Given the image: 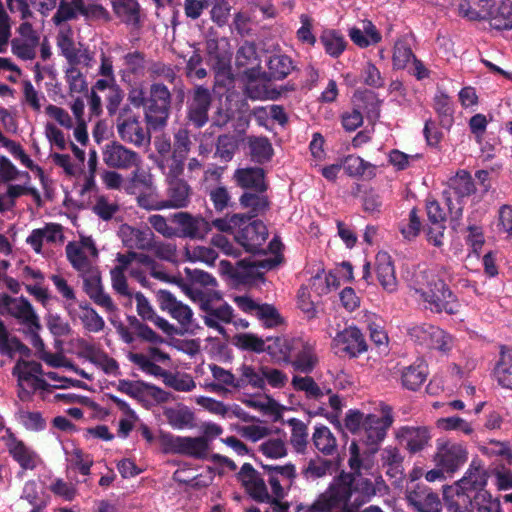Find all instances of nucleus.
Here are the masks:
<instances>
[{
  "label": "nucleus",
  "instance_id": "nucleus-32",
  "mask_svg": "<svg viewBox=\"0 0 512 512\" xmlns=\"http://www.w3.org/2000/svg\"><path fill=\"white\" fill-rule=\"evenodd\" d=\"M428 376V367L423 362L413 363L401 370V384L411 391H417Z\"/></svg>",
  "mask_w": 512,
  "mask_h": 512
},
{
  "label": "nucleus",
  "instance_id": "nucleus-4",
  "mask_svg": "<svg viewBox=\"0 0 512 512\" xmlns=\"http://www.w3.org/2000/svg\"><path fill=\"white\" fill-rule=\"evenodd\" d=\"M171 102L172 96L166 85L158 82L150 85L144 112L145 121L149 129L158 131L167 125Z\"/></svg>",
  "mask_w": 512,
  "mask_h": 512
},
{
  "label": "nucleus",
  "instance_id": "nucleus-38",
  "mask_svg": "<svg viewBox=\"0 0 512 512\" xmlns=\"http://www.w3.org/2000/svg\"><path fill=\"white\" fill-rule=\"evenodd\" d=\"M268 72L266 79L283 80L285 79L295 66L292 59L287 55H273L267 62Z\"/></svg>",
  "mask_w": 512,
  "mask_h": 512
},
{
  "label": "nucleus",
  "instance_id": "nucleus-61",
  "mask_svg": "<svg viewBox=\"0 0 512 512\" xmlns=\"http://www.w3.org/2000/svg\"><path fill=\"white\" fill-rule=\"evenodd\" d=\"M414 58L415 55L407 42L397 41L395 43L392 57L394 69H404L411 60H414Z\"/></svg>",
  "mask_w": 512,
  "mask_h": 512
},
{
  "label": "nucleus",
  "instance_id": "nucleus-35",
  "mask_svg": "<svg viewBox=\"0 0 512 512\" xmlns=\"http://www.w3.org/2000/svg\"><path fill=\"white\" fill-rule=\"evenodd\" d=\"M433 109L438 115L439 124L449 129L454 122V105L451 98L444 92H438L433 98Z\"/></svg>",
  "mask_w": 512,
  "mask_h": 512
},
{
  "label": "nucleus",
  "instance_id": "nucleus-13",
  "mask_svg": "<svg viewBox=\"0 0 512 512\" xmlns=\"http://www.w3.org/2000/svg\"><path fill=\"white\" fill-rule=\"evenodd\" d=\"M235 235V240L249 253L265 252L263 245L268 237V229L263 221L253 220L244 223Z\"/></svg>",
  "mask_w": 512,
  "mask_h": 512
},
{
  "label": "nucleus",
  "instance_id": "nucleus-21",
  "mask_svg": "<svg viewBox=\"0 0 512 512\" xmlns=\"http://www.w3.org/2000/svg\"><path fill=\"white\" fill-rule=\"evenodd\" d=\"M492 377L501 388L512 391V347L500 346L499 358L492 370Z\"/></svg>",
  "mask_w": 512,
  "mask_h": 512
},
{
  "label": "nucleus",
  "instance_id": "nucleus-12",
  "mask_svg": "<svg viewBox=\"0 0 512 512\" xmlns=\"http://www.w3.org/2000/svg\"><path fill=\"white\" fill-rule=\"evenodd\" d=\"M103 162L113 169L128 170L138 167L140 155L117 141L107 143L102 149Z\"/></svg>",
  "mask_w": 512,
  "mask_h": 512
},
{
  "label": "nucleus",
  "instance_id": "nucleus-42",
  "mask_svg": "<svg viewBox=\"0 0 512 512\" xmlns=\"http://www.w3.org/2000/svg\"><path fill=\"white\" fill-rule=\"evenodd\" d=\"M239 376L237 377L236 389H245L251 386L255 389H264L265 381L262 372H257L251 365L243 364L237 369Z\"/></svg>",
  "mask_w": 512,
  "mask_h": 512
},
{
  "label": "nucleus",
  "instance_id": "nucleus-33",
  "mask_svg": "<svg viewBox=\"0 0 512 512\" xmlns=\"http://www.w3.org/2000/svg\"><path fill=\"white\" fill-rule=\"evenodd\" d=\"M291 338L284 336L268 337L264 343V352H267L273 362L286 363L289 360Z\"/></svg>",
  "mask_w": 512,
  "mask_h": 512
},
{
  "label": "nucleus",
  "instance_id": "nucleus-39",
  "mask_svg": "<svg viewBox=\"0 0 512 512\" xmlns=\"http://www.w3.org/2000/svg\"><path fill=\"white\" fill-rule=\"evenodd\" d=\"M489 24L497 30L512 29V1L502 0L497 6L494 5Z\"/></svg>",
  "mask_w": 512,
  "mask_h": 512
},
{
  "label": "nucleus",
  "instance_id": "nucleus-48",
  "mask_svg": "<svg viewBox=\"0 0 512 512\" xmlns=\"http://www.w3.org/2000/svg\"><path fill=\"white\" fill-rule=\"evenodd\" d=\"M79 308L82 313L79 315V318L83 324V327L93 333L100 332L105 327V322L103 318L97 313V311L90 306L88 302L79 303Z\"/></svg>",
  "mask_w": 512,
  "mask_h": 512
},
{
  "label": "nucleus",
  "instance_id": "nucleus-57",
  "mask_svg": "<svg viewBox=\"0 0 512 512\" xmlns=\"http://www.w3.org/2000/svg\"><path fill=\"white\" fill-rule=\"evenodd\" d=\"M185 292L191 300L199 304L202 311L209 309V305L213 300L220 299V294L218 292L205 291L203 288L193 285L185 286Z\"/></svg>",
  "mask_w": 512,
  "mask_h": 512
},
{
  "label": "nucleus",
  "instance_id": "nucleus-31",
  "mask_svg": "<svg viewBox=\"0 0 512 512\" xmlns=\"http://www.w3.org/2000/svg\"><path fill=\"white\" fill-rule=\"evenodd\" d=\"M240 205L248 209L246 215V223L252 218L264 214L270 207V201L264 193L245 192L239 199Z\"/></svg>",
  "mask_w": 512,
  "mask_h": 512
},
{
  "label": "nucleus",
  "instance_id": "nucleus-59",
  "mask_svg": "<svg viewBox=\"0 0 512 512\" xmlns=\"http://www.w3.org/2000/svg\"><path fill=\"white\" fill-rule=\"evenodd\" d=\"M444 503L449 512H471L473 503L471 497L464 490H457L454 496L444 497Z\"/></svg>",
  "mask_w": 512,
  "mask_h": 512
},
{
  "label": "nucleus",
  "instance_id": "nucleus-20",
  "mask_svg": "<svg viewBox=\"0 0 512 512\" xmlns=\"http://www.w3.org/2000/svg\"><path fill=\"white\" fill-rule=\"evenodd\" d=\"M375 272L381 287L388 293H394L398 289L395 267L391 256L380 251L375 257Z\"/></svg>",
  "mask_w": 512,
  "mask_h": 512
},
{
  "label": "nucleus",
  "instance_id": "nucleus-43",
  "mask_svg": "<svg viewBox=\"0 0 512 512\" xmlns=\"http://www.w3.org/2000/svg\"><path fill=\"white\" fill-rule=\"evenodd\" d=\"M66 256L72 267L80 272L81 276L96 269L82 248L75 242H69L65 248Z\"/></svg>",
  "mask_w": 512,
  "mask_h": 512
},
{
  "label": "nucleus",
  "instance_id": "nucleus-63",
  "mask_svg": "<svg viewBox=\"0 0 512 512\" xmlns=\"http://www.w3.org/2000/svg\"><path fill=\"white\" fill-rule=\"evenodd\" d=\"M168 423L175 429H182L193 421V413L185 409H167L164 412Z\"/></svg>",
  "mask_w": 512,
  "mask_h": 512
},
{
  "label": "nucleus",
  "instance_id": "nucleus-44",
  "mask_svg": "<svg viewBox=\"0 0 512 512\" xmlns=\"http://www.w3.org/2000/svg\"><path fill=\"white\" fill-rule=\"evenodd\" d=\"M343 168L351 177L375 176V165L365 161L360 156L348 155L343 160Z\"/></svg>",
  "mask_w": 512,
  "mask_h": 512
},
{
  "label": "nucleus",
  "instance_id": "nucleus-23",
  "mask_svg": "<svg viewBox=\"0 0 512 512\" xmlns=\"http://www.w3.org/2000/svg\"><path fill=\"white\" fill-rule=\"evenodd\" d=\"M234 179L238 186L254 192L264 193L268 186L265 182V172L260 167H248L237 169Z\"/></svg>",
  "mask_w": 512,
  "mask_h": 512
},
{
  "label": "nucleus",
  "instance_id": "nucleus-55",
  "mask_svg": "<svg viewBox=\"0 0 512 512\" xmlns=\"http://www.w3.org/2000/svg\"><path fill=\"white\" fill-rule=\"evenodd\" d=\"M21 498L26 500L32 507L38 508H46L49 499L44 491L38 490L37 483L33 480L25 483Z\"/></svg>",
  "mask_w": 512,
  "mask_h": 512
},
{
  "label": "nucleus",
  "instance_id": "nucleus-41",
  "mask_svg": "<svg viewBox=\"0 0 512 512\" xmlns=\"http://www.w3.org/2000/svg\"><path fill=\"white\" fill-rule=\"evenodd\" d=\"M319 42L322 44L325 52L338 58L346 49L347 41L344 36L336 30H324L320 35Z\"/></svg>",
  "mask_w": 512,
  "mask_h": 512
},
{
  "label": "nucleus",
  "instance_id": "nucleus-6",
  "mask_svg": "<svg viewBox=\"0 0 512 512\" xmlns=\"http://www.w3.org/2000/svg\"><path fill=\"white\" fill-rule=\"evenodd\" d=\"M409 336L416 344L430 350L448 352L452 349V337L443 329L430 324L414 326Z\"/></svg>",
  "mask_w": 512,
  "mask_h": 512
},
{
  "label": "nucleus",
  "instance_id": "nucleus-29",
  "mask_svg": "<svg viewBox=\"0 0 512 512\" xmlns=\"http://www.w3.org/2000/svg\"><path fill=\"white\" fill-rule=\"evenodd\" d=\"M9 454L23 470L35 469L40 461L38 454L26 446L22 440L12 441L9 445Z\"/></svg>",
  "mask_w": 512,
  "mask_h": 512
},
{
  "label": "nucleus",
  "instance_id": "nucleus-24",
  "mask_svg": "<svg viewBox=\"0 0 512 512\" xmlns=\"http://www.w3.org/2000/svg\"><path fill=\"white\" fill-rule=\"evenodd\" d=\"M397 438L410 453H417L424 449L430 439L426 427L404 426L397 433Z\"/></svg>",
  "mask_w": 512,
  "mask_h": 512
},
{
  "label": "nucleus",
  "instance_id": "nucleus-9",
  "mask_svg": "<svg viewBox=\"0 0 512 512\" xmlns=\"http://www.w3.org/2000/svg\"><path fill=\"white\" fill-rule=\"evenodd\" d=\"M212 103V95L208 88L197 85L191 91L187 102L186 118L196 129L204 127L208 121V112Z\"/></svg>",
  "mask_w": 512,
  "mask_h": 512
},
{
  "label": "nucleus",
  "instance_id": "nucleus-28",
  "mask_svg": "<svg viewBox=\"0 0 512 512\" xmlns=\"http://www.w3.org/2000/svg\"><path fill=\"white\" fill-rule=\"evenodd\" d=\"M191 188L185 180L168 182L167 200L163 202V208H184L190 202Z\"/></svg>",
  "mask_w": 512,
  "mask_h": 512
},
{
  "label": "nucleus",
  "instance_id": "nucleus-54",
  "mask_svg": "<svg viewBox=\"0 0 512 512\" xmlns=\"http://www.w3.org/2000/svg\"><path fill=\"white\" fill-rule=\"evenodd\" d=\"M291 384L296 391H303L309 399L318 400L323 397V392L315 380L310 376L295 375L292 378Z\"/></svg>",
  "mask_w": 512,
  "mask_h": 512
},
{
  "label": "nucleus",
  "instance_id": "nucleus-25",
  "mask_svg": "<svg viewBox=\"0 0 512 512\" xmlns=\"http://www.w3.org/2000/svg\"><path fill=\"white\" fill-rule=\"evenodd\" d=\"M123 243L130 249L150 250L153 247L154 234L148 227L144 229L123 226Z\"/></svg>",
  "mask_w": 512,
  "mask_h": 512
},
{
  "label": "nucleus",
  "instance_id": "nucleus-11",
  "mask_svg": "<svg viewBox=\"0 0 512 512\" xmlns=\"http://www.w3.org/2000/svg\"><path fill=\"white\" fill-rule=\"evenodd\" d=\"M466 461L467 451L462 444L442 439L437 440V453L435 454L437 467H441L446 473L452 474Z\"/></svg>",
  "mask_w": 512,
  "mask_h": 512
},
{
  "label": "nucleus",
  "instance_id": "nucleus-62",
  "mask_svg": "<svg viewBox=\"0 0 512 512\" xmlns=\"http://www.w3.org/2000/svg\"><path fill=\"white\" fill-rule=\"evenodd\" d=\"M360 76L362 82L369 87L379 89L385 85V80L380 70L370 61L365 63Z\"/></svg>",
  "mask_w": 512,
  "mask_h": 512
},
{
  "label": "nucleus",
  "instance_id": "nucleus-7",
  "mask_svg": "<svg viewBox=\"0 0 512 512\" xmlns=\"http://www.w3.org/2000/svg\"><path fill=\"white\" fill-rule=\"evenodd\" d=\"M170 221L175 225V237L202 240L211 231L209 221L204 217L194 216L188 212L174 213Z\"/></svg>",
  "mask_w": 512,
  "mask_h": 512
},
{
  "label": "nucleus",
  "instance_id": "nucleus-1",
  "mask_svg": "<svg viewBox=\"0 0 512 512\" xmlns=\"http://www.w3.org/2000/svg\"><path fill=\"white\" fill-rule=\"evenodd\" d=\"M375 495L371 479L342 470L312 504H299L295 512H359Z\"/></svg>",
  "mask_w": 512,
  "mask_h": 512
},
{
  "label": "nucleus",
  "instance_id": "nucleus-60",
  "mask_svg": "<svg viewBox=\"0 0 512 512\" xmlns=\"http://www.w3.org/2000/svg\"><path fill=\"white\" fill-rule=\"evenodd\" d=\"M129 359L131 362L138 365L140 369L145 373L156 377H163V381H165L166 375L170 373L169 371L164 370L162 367L152 362L146 355L142 353H130Z\"/></svg>",
  "mask_w": 512,
  "mask_h": 512
},
{
  "label": "nucleus",
  "instance_id": "nucleus-46",
  "mask_svg": "<svg viewBox=\"0 0 512 512\" xmlns=\"http://www.w3.org/2000/svg\"><path fill=\"white\" fill-rule=\"evenodd\" d=\"M232 278L241 284H251L257 280H264L256 261L241 260L233 271Z\"/></svg>",
  "mask_w": 512,
  "mask_h": 512
},
{
  "label": "nucleus",
  "instance_id": "nucleus-19",
  "mask_svg": "<svg viewBox=\"0 0 512 512\" xmlns=\"http://www.w3.org/2000/svg\"><path fill=\"white\" fill-rule=\"evenodd\" d=\"M117 390L137 400L143 399L145 391H148V394L158 403H165L169 400L168 392L142 380L121 379L118 382Z\"/></svg>",
  "mask_w": 512,
  "mask_h": 512
},
{
  "label": "nucleus",
  "instance_id": "nucleus-45",
  "mask_svg": "<svg viewBox=\"0 0 512 512\" xmlns=\"http://www.w3.org/2000/svg\"><path fill=\"white\" fill-rule=\"evenodd\" d=\"M82 0H60L52 21L56 26L77 19L81 15Z\"/></svg>",
  "mask_w": 512,
  "mask_h": 512
},
{
  "label": "nucleus",
  "instance_id": "nucleus-49",
  "mask_svg": "<svg viewBox=\"0 0 512 512\" xmlns=\"http://www.w3.org/2000/svg\"><path fill=\"white\" fill-rule=\"evenodd\" d=\"M238 149V140L234 135L222 134L217 137L215 158H219L223 162H229L233 159Z\"/></svg>",
  "mask_w": 512,
  "mask_h": 512
},
{
  "label": "nucleus",
  "instance_id": "nucleus-37",
  "mask_svg": "<svg viewBox=\"0 0 512 512\" xmlns=\"http://www.w3.org/2000/svg\"><path fill=\"white\" fill-rule=\"evenodd\" d=\"M8 313L26 327L29 325L38 327L37 321H39V317L29 300L24 296L17 298L16 302L8 310Z\"/></svg>",
  "mask_w": 512,
  "mask_h": 512
},
{
  "label": "nucleus",
  "instance_id": "nucleus-18",
  "mask_svg": "<svg viewBox=\"0 0 512 512\" xmlns=\"http://www.w3.org/2000/svg\"><path fill=\"white\" fill-rule=\"evenodd\" d=\"M156 297L161 310L168 312L183 328H189L192 323L193 312L188 305L178 301L168 290H159Z\"/></svg>",
  "mask_w": 512,
  "mask_h": 512
},
{
  "label": "nucleus",
  "instance_id": "nucleus-47",
  "mask_svg": "<svg viewBox=\"0 0 512 512\" xmlns=\"http://www.w3.org/2000/svg\"><path fill=\"white\" fill-rule=\"evenodd\" d=\"M315 448L324 455H332L336 449V439L327 426H318L312 436Z\"/></svg>",
  "mask_w": 512,
  "mask_h": 512
},
{
  "label": "nucleus",
  "instance_id": "nucleus-50",
  "mask_svg": "<svg viewBox=\"0 0 512 512\" xmlns=\"http://www.w3.org/2000/svg\"><path fill=\"white\" fill-rule=\"evenodd\" d=\"M57 46L70 64L75 65L79 62V50L75 47L71 28L59 32Z\"/></svg>",
  "mask_w": 512,
  "mask_h": 512
},
{
  "label": "nucleus",
  "instance_id": "nucleus-10",
  "mask_svg": "<svg viewBox=\"0 0 512 512\" xmlns=\"http://www.w3.org/2000/svg\"><path fill=\"white\" fill-rule=\"evenodd\" d=\"M290 348L289 360L285 364H290L297 372L311 373L318 364L314 345L302 338H291Z\"/></svg>",
  "mask_w": 512,
  "mask_h": 512
},
{
  "label": "nucleus",
  "instance_id": "nucleus-52",
  "mask_svg": "<svg viewBox=\"0 0 512 512\" xmlns=\"http://www.w3.org/2000/svg\"><path fill=\"white\" fill-rule=\"evenodd\" d=\"M209 369L213 378L217 381V383L210 385L214 391H222L225 389L224 386L236 389L237 377L231 371L216 364L209 365Z\"/></svg>",
  "mask_w": 512,
  "mask_h": 512
},
{
  "label": "nucleus",
  "instance_id": "nucleus-58",
  "mask_svg": "<svg viewBox=\"0 0 512 512\" xmlns=\"http://www.w3.org/2000/svg\"><path fill=\"white\" fill-rule=\"evenodd\" d=\"M42 372V365L39 362L19 359L13 368L12 374L18 377V381H30Z\"/></svg>",
  "mask_w": 512,
  "mask_h": 512
},
{
  "label": "nucleus",
  "instance_id": "nucleus-15",
  "mask_svg": "<svg viewBox=\"0 0 512 512\" xmlns=\"http://www.w3.org/2000/svg\"><path fill=\"white\" fill-rule=\"evenodd\" d=\"M246 493L256 502L271 500L267 486L260 473L250 463H244L236 475Z\"/></svg>",
  "mask_w": 512,
  "mask_h": 512
},
{
  "label": "nucleus",
  "instance_id": "nucleus-8",
  "mask_svg": "<svg viewBox=\"0 0 512 512\" xmlns=\"http://www.w3.org/2000/svg\"><path fill=\"white\" fill-rule=\"evenodd\" d=\"M236 67L249 83L266 80V72L262 70L261 60L254 42L245 41L236 52Z\"/></svg>",
  "mask_w": 512,
  "mask_h": 512
},
{
  "label": "nucleus",
  "instance_id": "nucleus-34",
  "mask_svg": "<svg viewBox=\"0 0 512 512\" xmlns=\"http://www.w3.org/2000/svg\"><path fill=\"white\" fill-rule=\"evenodd\" d=\"M206 316L204 317V323L207 327L217 330L220 334H225V328L219 324L218 321L224 323L232 322L233 308L225 303L218 308H214L212 303L209 305V309L204 311Z\"/></svg>",
  "mask_w": 512,
  "mask_h": 512
},
{
  "label": "nucleus",
  "instance_id": "nucleus-22",
  "mask_svg": "<svg viewBox=\"0 0 512 512\" xmlns=\"http://www.w3.org/2000/svg\"><path fill=\"white\" fill-rule=\"evenodd\" d=\"M382 100L378 94L372 90H358L353 95V105L360 110L362 115L370 121H376L380 118Z\"/></svg>",
  "mask_w": 512,
  "mask_h": 512
},
{
  "label": "nucleus",
  "instance_id": "nucleus-30",
  "mask_svg": "<svg viewBox=\"0 0 512 512\" xmlns=\"http://www.w3.org/2000/svg\"><path fill=\"white\" fill-rule=\"evenodd\" d=\"M246 144L252 160L258 164L269 162L274 155L273 146L266 136H247Z\"/></svg>",
  "mask_w": 512,
  "mask_h": 512
},
{
  "label": "nucleus",
  "instance_id": "nucleus-53",
  "mask_svg": "<svg viewBox=\"0 0 512 512\" xmlns=\"http://www.w3.org/2000/svg\"><path fill=\"white\" fill-rule=\"evenodd\" d=\"M383 466L387 467L386 474L391 478H400L402 471L403 458L397 448L389 447L382 454Z\"/></svg>",
  "mask_w": 512,
  "mask_h": 512
},
{
  "label": "nucleus",
  "instance_id": "nucleus-36",
  "mask_svg": "<svg viewBox=\"0 0 512 512\" xmlns=\"http://www.w3.org/2000/svg\"><path fill=\"white\" fill-rule=\"evenodd\" d=\"M112 8L117 17L126 24H140V5L137 0H113Z\"/></svg>",
  "mask_w": 512,
  "mask_h": 512
},
{
  "label": "nucleus",
  "instance_id": "nucleus-16",
  "mask_svg": "<svg viewBox=\"0 0 512 512\" xmlns=\"http://www.w3.org/2000/svg\"><path fill=\"white\" fill-rule=\"evenodd\" d=\"M166 444L173 453L190 456L196 459H205L209 450L206 437H183L168 435Z\"/></svg>",
  "mask_w": 512,
  "mask_h": 512
},
{
  "label": "nucleus",
  "instance_id": "nucleus-14",
  "mask_svg": "<svg viewBox=\"0 0 512 512\" xmlns=\"http://www.w3.org/2000/svg\"><path fill=\"white\" fill-rule=\"evenodd\" d=\"M408 505L417 512H441L442 503L438 493L424 483H415L406 489Z\"/></svg>",
  "mask_w": 512,
  "mask_h": 512
},
{
  "label": "nucleus",
  "instance_id": "nucleus-51",
  "mask_svg": "<svg viewBox=\"0 0 512 512\" xmlns=\"http://www.w3.org/2000/svg\"><path fill=\"white\" fill-rule=\"evenodd\" d=\"M288 424L292 427L291 444L298 453L305 451L308 444V428L307 425L297 418H291Z\"/></svg>",
  "mask_w": 512,
  "mask_h": 512
},
{
  "label": "nucleus",
  "instance_id": "nucleus-40",
  "mask_svg": "<svg viewBox=\"0 0 512 512\" xmlns=\"http://www.w3.org/2000/svg\"><path fill=\"white\" fill-rule=\"evenodd\" d=\"M449 189V194L452 192L459 201L476 191L472 176L465 170L457 172L456 176L449 180Z\"/></svg>",
  "mask_w": 512,
  "mask_h": 512
},
{
  "label": "nucleus",
  "instance_id": "nucleus-26",
  "mask_svg": "<svg viewBox=\"0 0 512 512\" xmlns=\"http://www.w3.org/2000/svg\"><path fill=\"white\" fill-rule=\"evenodd\" d=\"M487 484V474L486 471L475 467L473 468V465L470 466L469 470L466 472L465 476L459 480L458 486L460 490L464 491H477V494L475 495V500L479 499L480 497L485 500L486 496L491 498V495L488 494L487 491H485L483 488Z\"/></svg>",
  "mask_w": 512,
  "mask_h": 512
},
{
  "label": "nucleus",
  "instance_id": "nucleus-3",
  "mask_svg": "<svg viewBox=\"0 0 512 512\" xmlns=\"http://www.w3.org/2000/svg\"><path fill=\"white\" fill-rule=\"evenodd\" d=\"M394 421L391 406L383 404L381 406V415L368 414L365 416L362 431L360 432L359 441L366 446L361 456L360 447L356 441H352L349 447L350 458L348 465L352 470L351 473L361 475V469H369L371 467L370 457L374 455L380 443L385 439L390 426Z\"/></svg>",
  "mask_w": 512,
  "mask_h": 512
},
{
  "label": "nucleus",
  "instance_id": "nucleus-64",
  "mask_svg": "<svg viewBox=\"0 0 512 512\" xmlns=\"http://www.w3.org/2000/svg\"><path fill=\"white\" fill-rule=\"evenodd\" d=\"M46 326L54 337H65L71 333L70 324L59 314L48 313L45 317Z\"/></svg>",
  "mask_w": 512,
  "mask_h": 512
},
{
  "label": "nucleus",
  "instance_id": "nucleus-5",
  "mask_svg": "<svg viewBox=\"0 0 512 512\" xmlns=\"http://www.w3.org/2000/svg\"><path fill=\"white\" fill-rule=\"evenodd\" d=\"M116 128L119 137L135 146L141 147L150 141L149 128L142 126L139 115L129 106L123 107L116 119Z\"/></svg>",
  "mask_w": 512,
  "mask_h": 512
},
{
  "label": "nucleus",
  "instance_id": "nucleus-2",
  "mask_svg": "<svg viewBox=\"0 0 512 512\" xmlns=\"http://www.w3.org/2000/svg\"><path fill=\"white\" fill-rule=\"evenodd\" d=\"M453 273L448 266H439L436 270H423L417 278L415 294L426 304L425 307L432 312L455 314L459 303L457 296L449 288Z\"/></svg>",
  "mask_w": 512,
  "mask_h": 512
},
{
  "label": "nucleus",
  "instance_id": "nucleus-17",
  "mask_svg": "<svg viewBox=\"0 0 512 512\" xmlns=\"http://www.w3.org/2000/svg\"><path fill=\"white\" fill-rule=\"evenodd\" d=\"M333 341L339 351L350 358H356L368 349L363 333L356 326H349L338 332Z\"/></svg>",
  "mask_w": 512,
  "mask_h": 512
},
{
  "label": "nucleus",
  "instance_id": "nucleus-56",
  "mask_svg": "<svg viewBox=\"0 0 512 512\" xmlns=\"http://www.w3.org/2000/svg\"><path fill=\"white\" fill-rule=\"evenodd\" d=\"M264 343L261 337L252 333L236 334L233 339V344L241 350L251 351L254 353L264 352Z\"/></svg>",
  "mask_w": 512,
  "mask_h": 512
},
{
  "label": "nucleus",
  "instance_id": "nucleus-27",
  "mask_svg": "<svg viewBox=\"0 0 512 512\" xmlns=\"http://www.w3.org/2000/svg\"><path fill=\"white\" fill-rule=\"evenodd\" d=\"M339 465L340 460L334 461L317 455L316 457L311 458L302 468L301 475L307 481H314L326 476L327 474H332L338 469Z\"/></svg>",
  "mask_w": 512,
  "mask_h": 512
}]
</instances>
